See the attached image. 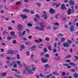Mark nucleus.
Listing matches in <instances>:
<instances>
[{"instance_id": "nucleus-52", "label": "nucleus", "mask_w": 78, "mask_h": 78, "mask_svg": "<svg viewBox=\"0 0 78 78\" xmlns=\"http://www.w3.org/2000/svg\"><path fill=\"white\" fill-rule=\"evenodd\" d=\"M63 66H69V64L67 63H64L63 64Z\"/></svg>"}, {"instance_id": "nucleus-49", "label": "nucleus", "mask_w": 78, "mask_h": 78, "mask_svg": "<svg viewBox=\"0 0 78 78\" xmlns=\"http://www.w3.org/2000/svg\"><path fill=\"white\" fill-rule=\"evenodd\" d=\"M12 63H11V64H9L8 65L9 67H11L12 66Z\"/></svg>"}, {"instance_id": "nucleus-34", "label": "nucleus", "mask_w": 78, "mask_h": 78, "mask_svg": "<svg viewBox=\"0 0 78 78\" xmlns=\"http://www.w3.org/2000/svg\"><path fill=\"white\" fill-rule=\"evenodd\" d=\"M48 50H49V51H51L52 49H51V46H49L48 47Z\"/></svg>"}, {"instance_id": "nucleus-7", "label": "nucleus", "mask_w": 78, "mask_h": 78, "mask_svg": "<svg viewBox=\"0 0 78 78\" xmlns=\"http://www.w3.org/2000/svg\"><path fill=\"white\" fill-rule=\"evenodd\" d=\"M63 47H69L70 45L67 43H63Z\"/></svg>"}, {"instance_id": "nucleus-14", "label": "nucleus", "mask_w": 78, "mask_h": 78, "mask_svg": "<svg viewBox=\"0 0 78 78\" xmlns=\"http://www.w3.org/2000/svg\"><path fill=\"white\" fill-rule=\"evenodd\" d=\"M9 53L10 54H14L16 52L12 50H10L9 51Z\"/></svg>"}, {"instance_id": "nucleus-45", "label": "nucleus", "mask_w": 78, "mask_h": 78, "mask_svg": "<svg viewBox=\"0 0 78 78\" xmlns=\"http://www.w3.org/2000/svg\"><path fill=\"white\" fill-rule=\"evenodd\" d=\"M56 45H57V43H55L54 44V47H55V48H56V47H57V46H56Z\"/></svg>"}, {"instance_id": "nucleus-4", "label": "nucleus", "mask_w": 78, "mask_h": 78, "mask_svg": "<svg viewBox=\"0 0 78 78\" xmlns=\"http://www.w3.org/2000/svg\"><path fill=\"white\" fill-rule=\"evenodd\" d=\"M26 32V31L24 30L23 31L22 33H21V32H18V35L19 36H24L25 34V33Z\"/></svg>"}, {"instance_id": "nucleus-41", "label": "nucleus", "mask_w": 78, "mask_h": 78, "mask_svg": "<svg viewBox=\"0 0 78 78\" xmlns=\"http://www.w3.org/2000/svg\"><path fill=\"white\" fill-rule=\"evenodd\" d=\"M30 41H27L25 42L26 45H29V44H30Z\"/></svg>"}, {"instance_id": "nucleus-46", "label": "nucleus", "mask_w": 78, "mask_h": 78, "mask_svg": "<svg viewBox=\"0 0 78 78\" xmlns=\"http://www.w3.org/2000/svg\"><path fill=\"white\" fill-rule=\"evenodd\" d=\"M44 51L45 52V53H47V50L46 48H44Z\"/></svg>"}, {"instance_id": "nucleus-48", "label": "nucleus", "mask_w": 78, "mask_h": 78, "mask_svg": "<svg viewBox=\"0 0 78 78\" xmlns=\"http://www.w3.org/2000/svg\"><path fill=\"white\" fill-rule=\"evenodd\" d=\"M58 28V27H55L54 26L53 27V29L54 30H57Z\"/></svg>"}, {"instance_id": "nucleus-29", "label": "nucleus", "mask_w": 78, "mask_h": 78, "mask_svg": "<svg viewBox=\"0 0 78 78\" xmlns=\"http://www.w3.org/2000/svg\"><path fill=\"white\" fill-rule=\"evenodd\" d=\"M54 25H57V26H59V24L58 23V22H56L54 23Z\"/></svg>"}, {"instance_id": "nucleus-32", "label": "nucleus", "mask_w": 78, "mask_h": 78, "mask_svg": "<svg viewBox=\"0 0 78 78\" xmlns=\"http://www.w3.org/2000/svg\"><path fill=\"white\" fill-rule=\"evenodd\" d=\"M45 40L46 41H50V38L48 37H46L45 38Z\"/></svg>"}, {"instance_id": "nucleus-25", "label": "nucleus", "mask_w": 78, "mask_h": 78, "mask_svg": "<svg viewBox=\"0 0 78 78\" xmlns=\"http://www.w3.org/2000/svg\"><path fill=\"white\" fill-rule=\"evenodd\" d=\"M53 75H59V73H58L56 72H54L53 73Z\"/></svg>"}, {"instance_id": "nucleus-11", "label": "nucleus", "mask_w": 78, "mask_h": 78, "mask_svg": "<svg viewBox=\"0 0 78 78\" xmlns=\"http://www.w3.org/2000/svg\"><path fill=\"white\" fill-rule=\"evenodd\" d=\"M20 17L23 19H27V16L25 15H20Z\"/></svg>"}, {"instance_id": "nucleus-58", "label": "nucleus", "mask_w": 78, "mask_h": 78, "mask_svg": "<svg viewBox=\"0 0 78 78\" xmlns=\"http://www.w3.org/2000/svg\"><path fill=\"white\" fill-rule=\"evenodd\" d=\"M28 38L29 39H32V36H31V35H30L28 36Z\"/></svg>"}, {"instance_id": "nucleus-53", "label": "nucleus", "mask_w": 78, "mask_h": 78, "mask_svg": "<svg viewBox=\"0 0 78 78\" xmlns=\"http://www.w3.org/2000/svg\"><path fill=\"white\" fill-rule=\"evenodd\" d=\"M21 3V2H17L16 3V5H19V4H20Z\"/></svg>"}, {"instance_id": "nucleus-13", "label": "nucleus", "mask_w": 78, "mask_h": 78, "mask_svg": "<svg viewBox=\"0 0 78 78\" xmlns=\"http://www.w3.org/2000/svg\"><path fill=\"white\" fill-rule=\"evenodd\" d=\"M55 59L56 61H59L61 60V56H58L55 57Z\"/></svg>"}, {"instance_id": "nucleus-31", "label": "nucleus", "mask_w": 78, "mask_h": 78, "mask_svg": "<svg viewBox=\"0 0 78 78\" xmlns=\"http://www.w3.org/2000/svg\"><path fill=\"white\" fill-rule=\"evenodd\" d=\"M12 38L13 39H15V38H16L17 37V36L15 34H14L13 35H12Z\"/></svg>"}, {"instance_id": "nucleus-19", "label": "nucleus", "mask_w": 78, "mask_h": 78, "mask_svg": "<svg viewBox=\"0 0 78 78\" xmlns=\"http://www.w3.org/2000/svg\"><path fill=\"white\" fill-rule=\"evenodd\" d=\"M52 76V74L51 73L48 75H47L44 76V78H49L50 76Z\"/></svg>"}, {"instance_id": "nucleus-9", "label": "nucleus", "mask_w": 78, "mask_h": 78, "mask_svg": "<svg viewBox=\"0 0 78 78\" xmlns=\"http://www.w3.org/2000/svg\"><path fill=\"white\" fill-rule=\"evenodd\" d=\"M35 29H36V30H39L40 31H42V30H44V29L43 28H40L39 26H36L35 27Z\"/></svg>"}, {"instance_id": "nucleus-36", "label": "nucleus", "mask_w": 78, "mask_h": 78, "mask_svg": "<svg viewBox=\"0 0 78 78\" xmlns=\"http://www.w3.org/2000/svg\"><path fill=\"white\" fill-rule=\"evenodd\" d=\"M15 33V32L14 31H12L11 32H10V34L12 36L14 35Z\"/></svg>"}, {"instance_id": "nucleus-28", "label": "nucleus", "mask_w": 78, "mask_h": 78, "mask_svg": "<svg viewBox=\"0 0 78 78\" xmlns=\"http://www.w3.org/2000/svg\"><path fill=\"white\" fill-rule=\"evenodd\" d=\"M45 67L46 69H48V68H50V66L48 64H46L44 66Z\"/></svg>"}, {"instance_id": "nucleus-64", "label": "nucleus", "mask_w": 78, "mask_h": 78, "mask_svg": "<svg viewBox=\"0 0 78 78\" xmlns=\"http://www.w3.org/2000/svg\"><path fill=\"white\" fill-rule=\"evenodd\" d=\"M7 78H13L11 76H7Z\"/></svg>"}, {"instance_id": "nucleus-5", "label": "nucleus", "mask_w": 78, "mask_h": 78, "mask_svg": "<svg viewBox=\"0 0 78 78\" xmlns=\"http://www.w3.org/2000/svg\"><path fill=\"white\" fill-rule=\"evenodd\" d=\"M26 69L27 71V72L28 73H33V72H32L31 70L29 69H28L27 66H26Z\"/></svg>"}, {"instance_id": "nucleus-35", "label": "nucleus", "mask_w": 78, "mask_h": 78, "mask_svg": "<svg viewBox=\"0 0 78 78\" xmlns=\"http://www.w3.org/2000/svg\"><path fill=\"white\" fill-rule=\"evenodd\" d=\"M56 5H57V2H54L53 4H51V6H55Z\"/></svg>"}, {"instance_id": "nucleus-43", "label": "nucleus", "mask_w": 78, "mask_h": 78, "mask_svg": "<svg viewBox=\"0 0 78 78\" xmlns=\"http://www.w3.org/2000/svg\"><path fill=\"white\" fill-rule=\"evenodd\" d=\"M36 68L35 67H32V68L33 71H35V70H36Z\"/></svg>"}, {"instance_id": "nucleus-40", "label": "nucleus", "mask_w": 78, "mask_h": 78, "mask_svg": "<svg viewBox=\"0 0 78 78\" xmlns=\"http://www.w3.org/2000/svg\"><path fill=\"white\" fill-rule=\"evenodd\" d=\"M12 71H14V72H17V69H15L14 68H12Z\"/></svg>"}, {"instance_id": "nucleus-16", "label": "nucleus", "mask_w": 78, "mask_h": 78, "mask_svg": "<svg viewBox=\"0 0 78 78\" xmlns=\"http://www.w3.org/2000/svg\"><path fill=\"white\" fill-rule=\"evenodd\" d=\"M7 73L6 72H4L2 73L1 75L2 76H3V77H5V76H6V74Z\"/></svg>"}, {"instance_id": "nucleus-2", "label": "nucleus", "mask_w": 78, "mask_h": 78, "mask_svg": "<svg viewBox=\"0 0 78 78\" xmlns=\"http://www.w3.org/2000/svg\"><path fill=\"white\" fill-rule=\"evenodd\" d=\"M61 9L62 10H64L67 9V8L66 7V5L64 3L61 5Z\"/></svg>"}, {"instance_id": "nucleus-22", "label": "nucleus", "mask_w": 78, "mask_h": 78, "mask_svg": "<svg viewBox=\"0 0 78 78\" xmlns=\"http://www.w3.org/2000/svg\"><path fill=\"white\" fill-rule=\"evenodd\" d=\"M56 36H58V37H63V35L61 33H60L58 34H57L56 35Z\"/></svg>"}, {"instance_id": "nucleus-8", "label": "nucleus", "mask_w": 78, "mask_h": 78, "mask_svg": "<svg viewBox=\"0 0 78 78\" xmlns=\"http://www.w3.org/2000/svg\"><path fill=\"white\" fill-rule=\"evenodd\" d=\"M70 31L71 32L74 31V26H71V27L69 28Z\"/></svg>"}, {"instance_id": "nucleus-50", "label": "nucleus", "mask_w": 78, "mask_h": 78, "mask_svg": "<svg viewBox=\"0 0 78 78\" xmlns=\"http://www.w3.org/2000/svg\"><path fill=\"white\" fill-rule=\"evenodd\" d=\"M65 39L64 38L62 37L61 40V42H63V41H65Z\"/></svg>"}, {"instance_id": "nucleus-20", "label": "nucleus", "mask_w": 78, "mask_h": 78, "mask_svg": "<svg viewBox=\"0 0 78 78\" xmlns=\"http://www.w3.org/2000/svg\"><path fill=\"white\" fill-rule=\"evenodd\" d=\"M50 13H54L55 12V10H54L53 9H51L49 10Z\"/></svg>"}, {"instance_id": "nucleus-56", "label": "nucleus", "mask_w": 78, "mask_h": 78, "mask_svg": "<svg viewBox=\"0 0 78 78\" xmlns=\"http://www.w3.org/2000/svg\"><path fill=\"white\" fill-rule=\"evenodd\" d=\"M27 25L29 26V27H31V26H32L33 25L31 24L28 23L27 24Z\"/></svg>"}, {"instance_id": "nucleus-27", "label": "nucleus", "mask_w": 78, "mask_h": 78, "mask_svg": "<svg viewBox=\"0 0 78 78\" xmlns=\"http://www.w3.org/2000/svg\"><path fill=\"white\" fill-rule=\"evenodd\" d=\"M72 57V55H68L67 57L65 58H64V59H67V58H70Z\"/></svg>"}, {"instance_id": "nucleus-61", "label": "nucleus", "mask_w": 78, "mask_h": 78, "mask_svg": "<svg viewBox=\"0 0 78 78\" xmlns=\"http://www.w3.org/2000/svg\"><path fill=\"white\" fill-rule=\"evenodd\" d=\"M71 72H75V69H72L71 70Z\"/></svg>"}, {"instance_id": "nucleus-18", "label": "nucleus", "mask_w": 78, "mask_h": 78, "mask_svg": "<svg viewBox=\"0 0 78 78\" xmlns=\"http://www.w3.org/2000/svg\"><path fill=\"white\" fill-rule=\"evenodd\" d=\"M41 62H44V63L45 62H47V61H48V60L43 59V58H41Z\"/></svg>"}, {"instance_id": "nucleus-15", "label": "nucleus", "mask_w": 78, "mask_h": 78, "mask_svg": "<svg viewBox=\"0 0 78 78\" xmlns=\"http://www.w3.org/2000/svg\"><path fill=\"white\" fill-rule=\"evenodd\" d=\"M36 46L33 45L31 47V49L32 50H36Z\"/></svg>"}, {"instance_id": "nucleus-57", "label": "nucleus", "mask_w": 78, "mask_h": 78, "mask_svg": "<svg viewBox=\"0 0 78 78\" xmlns=\"http://www.w3.org/2000/svg\"><path fill=\"white\" fill-rule=\"evenodd\" d=\"M12 43L14 44H15L16 43V40H14L12 41Z\"/></svg>"}, {"instance_id": "nucleus-51", "label": "nucleus", "mask_w": 78, "mask_h": 78, "mask_svg": "<svg viewBox=\"0 0 78 78\" xmlns=\"http://www.w3.org/2000/svg\"><path fill=\"white\" fill-rule=\"evenodd\" d=\"M16 76L17 78H22V77L21 75H20V76H19L16 75Z\"/></svg>"}, {"instance_id": "nucleus-44", "label": "nucleus", "mask_w": 78, "mask_h": 78, "mask_svg": "<svg viewBox=\"0 0 78 78\" xmlns=\"http://www.w3.org/2000/svg\"><path fill=\"white\" fill-rule=\"evenodd\" d=\"M34 41L35 42H36V43H39V41L37 40H35Z\"/></svg>"}, {"instance_id": "nucleus-1", "label": "nucleus", "mask_w": 78, "mask_h": 78, "mask_svg": "<svg viewBox=\"0 0 78 78\" xmlns=\"http://www.w3.org/2000/svg\"><path fill=\"white\" fill-rule=\"evenodd\" d=\"M43 13L44 14L41 15V16L44 17V20H46V19H47V18H48V16L46 15L47 12L46 11H43Z\"/></svg>"}, {"instance_id": "nucleus-21", "label": "nucleus", "mask_w": 78, "mask_h": 78, "mask_svg": "<svg viewBox=\"0 0 78 78\" xmlns=\"http://www.w3.org/2000/svg\"><path fill=\"white\" fill-rule=\"evenodd\" d=\"M23 12H29L30 10L28 9H24L23 10Z\"/></svg>"}, {"instance_id": "nucleus-59", "label": "nucleus", "mask_w": 78, "mask_h": 78, "mask_svg": "<svg viewBox=\"0 0 78 78\" xmlns=\"http://www.w3.org/2000/svg\"><path fill=\"white\" fill-rule=\"evenodd\" d=\"M25 48V46L23 45H21V48H23V49Z\"/></svg>"}, {"instance_id": "nucleus-60", "label": "nucleus", "mask_w": 78, "mask_h": 78, "mask_svg": "<svg viewBox=\"0 0 78 78\" xmlns=\"http://www.w3.org/2000/svg\"><path fill=\"white\" fill-rule=\"evenodd\" d=\"M45 57H46V58H49V55L48 54L46 55H45Z\"/></svg>"}, {"instance_id": "nucleus-33", "label": "nucleus", "mask_w": 78, "mask_h": 78, "mask_svg": "<svg viewBox=\"0 0 78 78\" xmlns=\"http://www.w3.org/2000/svg\"><path fill=\"white\" fill-rule=\"evenodd\" d=\"M23 74H25L27 73V71H26V69L23 70L22 72Z\"/></svg>"}, {"instance_id": "nucleus-37", "label": "nucleus", "mask_w": 78, "mask_h": 78, "mask_svg": "<svg viewBox=\"0 0 78 78\" xmlns=\"http://www.w3.org/2000/svg\"><path fill=\"white\" fill-rule=\"evenodd\" d=\"M5 34H9L8 33L5 31H4L3 33V35H5Z\"/></svg>"}, {"instance_id": "nucleus-23", "label": "nucleus", "mask_w": 78, "mask_h": 78, "mask_svg": "<svg viewBox=\"0 0 78 78\" xmlns=\"http://www.w3.org/2000/svg\"><path fill=\"white\" fill-rule=\"evenodd\" d=\"M73 76L74 77V78H78V74H76V73H74Z\"/></svg>"}, {"instance_id": "nucleus-42", "label": "nucleus", "mask_w": 78, "mask_h": 78, "mask_svg": "<svg viewBox=\"0 0 78 78\" xmlns=\"http://www.w3.org/2000/svg\"><path fill=\"white\" fill-rule=\"evenodd\" d=\"M58 16H60V14H58L55 16V19H58Z\"/></svg>"}, {"instance_id": "nucleus-10", "label": "nucleus", "mask_w": 78, "mask_h": 78, "mask_svg": "<svg viewBox=\"0 0 78 78\" xmlns=\"http://www.w3.org/2000/svg\"><path fill=\"white\" fill-rule=\"evenodd\" d=\"M40 27H41V28H42L43 29V30H42V31H44V28H45V26L44 25V24L42 23H41L40 24Z\"/></svg>"}, {"instance_id": "nucleus-6", "label": "nucleus", "mask_w": 78, "mask_h": 78, "mask_svg": "<svg viewBox=\"0 0 78 78\" xmlns=\"http://www.w3.org/2000/svg\"><path fill=\"white\" fill-rule=\"evenodd\" d=\"M67 13L68 15H70L72 13V9H69L67 10Z\"/></svg>"}, {"instance_id": "nucleus-38", "label": "nucleus", "mask_w": 78, "mask_h": 78, "mask_svg": "<svg viewBox=\"0 0 78 78\" xmlns=\"http://www.w3.org/2000/svg\"><path fill=\"white\" fill-rule=\"evenodd\" d=\"M67 42L68 44H71L72 42V41L69 40L67 41Z\"/></svg>"}, {"instance_id": "nucleus-39", "label": "nucleus", "mask_w": 78, "mask_h": 78, "mask_svg": "<svg viewBox=\"0 0 78 78\" xmlns=\"http://www.w3.org/2000/svg\"><path fill=\"white\" fill-rule=\"evenodd\" d=\"M44 55V52H41L40 53V55L41 56H43Z\"/></svg>"}, {"instance_id": "nucleus-26", "label": "nucleus", "mask_w": 78, "mask_h": 78, "mask_svg": "<svg viewBox=\"0 0 78 78\" xmlns=\"http://www.w3.org/2000/svg\"><path fill=\"white\" fill-rule=\"evenodd\" d=\"M35 17H37L38 19H41V18L40 17V16H39V14H36L35 15Z\"/></svg>"}, {"instance_id": "nucleus-3", "label": "nucleus", "mask_w": 78, "mask_h": 78, "mask_svg": "<svg viewBox=\"0 0 78 78\" xmlns=\"http://www.w3.org/2000/svg\"><path fill=\"white\" fill-rule=\"evenodd\" d=\"M18 29L17 31H21L22 30V25L21 24H18L17 26Z\"/></svg>"}, {"instance_id": "nucleus-55", "label": "nucleus", "mask_w": 78, "mask_h": 78, "mask_svg": "<svg viewBox=\"0 0 78 78\" xmlns=\"http://www.w3.org/2000/svg\"><path fill=\"white\" fill-rule=\"evenodd\" d=\"M17 58L18 59L20 58V56H19V54H18L17 55Z\"/></svg>"}, {"instance_id": "nucleus-17", "label": "nucleus", "mask_w": 78, "mask_h": 78, "mask_svg": "<svg viewBox=\"0 0 78 78\" xmlns=\"http://www.w3.org/2000/svg\"><path fill=\"white\" fill-rule=\"evenodd\" d=\"M69 65H70V66H76V64L73 62H71L69 63Z\"/></svg>"}, {"instance_id": "nucleus-24", "label": "nucleus", "mask_w": 78, "mask_h": 78, "mask_svg": "<svg viewBox=\"0 0 78 78\" xmlns=\"http://www.w3.org/2000/svg\"><path fill=\"white\" fill-rule=\"evenodd\" d=\"M36 4L38 7H41V3L39 2H36Z\"/></svg>"}, {"instance_id": "nucleus-62", "label": "nucleus", "mask_w": 78, "mask_h": 78, "mask_svg": "<svg viewBox=\"0 0 78 78\" xmlns=\"http://www.w3.org/2000/svg\"><path fill=\"white\" fill-rule=\"evenodd\" d=\"M38 41L39 42H42V39L41 38H39Z\"/></svg>"}, {"instance_id": "nucleus-63", "label": "nucleus", "mask_w": 78, "mask_h": 78, "mask_svg": "<svg viewBox=\"0 0 78 78\" xmlns=\"http://www.w3.org/2000/svg\"><path fill=\"white\" fill-rule=\"evenodd\" d=\"M74 58H75L76 60L77 61H78V57H77L76 56H75Z\"/></svg>"}, {"instance_id": "nucleus-54", "label": "nucleus", "mask_w": 78, "mask_h": 78, "mask_svg": "<svg viewBox=\"0 0 78 78\" xmlns=\"http://www.w3.org/2000/svg\"><path fill=\"white\" fill-rule=\"evenodd\" d=\"M17 64L19 66V65H20V64H21V62H20L19 61H18L17 62Z\"/></svg>"}, {"instance_id": "nucleus-12", "label": "nucleus", "mask_w": 78, "mask_h": 78, "mask_svg": "<svg viewBox=\"0 0 78 78\" xmlns=\"http://www.w3.org/2000/svg\"><path fill=\"white\" fill-rule=\"evenodd\" d=\"M74 3H75V2L71 0H70L69 2V4L70 5H74Z\"/></svg>"}, {"instance_id": "nucleus-30", "label": "nucleus", "mask_w": 78, "mask_h": 78, "mask_svg": "<svg viewBox=\"0 0 78 78\" xmlns=\"http://www.w3.org/2000/svg\"><path fill=\"white\" fill-rule=\"evenodd\" d=\"M7 39L8 41H9V40H11V39H12V37L9 36L7 37Z\"/></svg>"}, {"instance_id": "nucleus-47", "label": "nucleus", "mask_w": 78, "mask_h": 78, "mask_svg": "<svg viewBox=\"0 0 78 78\" xmlns=\"http://www.w3.org/2000/svg\"><path fill=\"white\" fill-rule=\"evenodd\" d=\"M53 53H56V49L54 48L53 50Z\"/></svg>"}]
</instances>
